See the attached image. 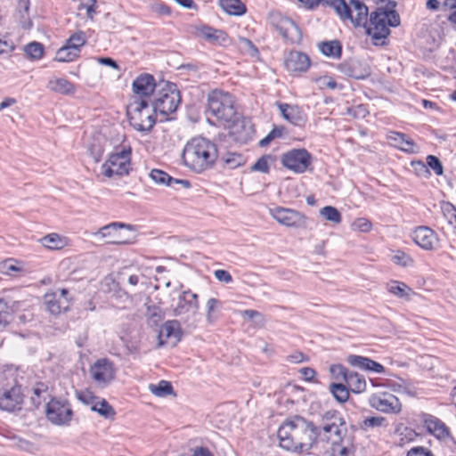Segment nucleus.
Returning a JSON list of instances; mask_svg holds the SVG:
<instances>
[{
    "mask_svg": "<svg viewBox=\"0 0 456 456\" xmlns=\"http://www.w3.org/2000/svg\"><path fill=\"white\" fill-rule=\"evenodd\" d=\"M151 10L159 15H169L170 9L167 5L162 3H157L151 6Z\"/></svg>",
    "mask_w": 456,
    "mask_h": 456,
    "instance_id": "69168bd1",
    "label": "nucleus"
},
{
    "mask_svg": "<svg viewBox=\"0 0 456 456\" xmlns=\"http://www.w3.org/2000/svg\"><path fill=\"white\" fill-rule=\"evenodd\" d=\"M86 43V36L82 31L77 32L70 36L67 41V45L77 53H79L80 47Z\"/></svg>",
    "mask_w": 456,
    "mask_h": 456,
    "instance_id": "37998d69",
    "label": "nucleus"
},
{
    "mask_svg": "<svg viewBox=\"0 0 456 456\" xmlns=\"http://www.w3.org/2000/svg\"><path fill=\"white\" fill-rule=\"evenodd\" d=\"M414 242L425 250L436 248L439 239L437 234L428 226H419L412 232Z\"/></svg>",
    "mask_w": 456,
    "mask_h": 456,
    "instance_id": "f3484780",
    "label": "nucleus"
},
{
    "mask_svg": "<svg viewBox=\"0 0 456 456\" xmlns=\"http://www.w3.org/2000/svg\"><path fill=\"white\" fill-rule=\"evenodd\" d=\"M345 424V419L339 415L336 410L325 411L321 416V427L318 428L320 432L322 430L324 433H330L332 428H335L337 423Z\"/></svg>",
    "mask_w": 456,
    "mask_h": 456,
    "instance_id": "cd10ccee",
    "label": "nucleus"
},
{
    "mask_svg": "<svg viewBox=\"0 0 456 456\" xmlns=\"http://www.w3.org/2000/svg\"><path fill=\"white\" fill-rule=\"evenodd\" d=\"M400 25V16L395 10L378 8L370 14L366 27V34L370 36L375 45H386V39L390 35L389 27Z\"/></svg>",
    "mask_w": 456,
    "mask_h": 456,
    "instance_id": "7ed1b4c3",
    "label": "nucleus"
},
{
    "mask_svg": "<svg viewBox=\"0 0 456 456\" xmlns=\"http://www.w3.org/2000/svg\"><path fill=\"white\" fill-rule=\"evenodd\" d=\"M93 379L99 385H106L114 379L116 370L110 360L103 358L97 360L90 369Z\"/></svg>",
    "mask_w": 456,
    "mask_h": 456,
    "instance_id": "ddd939ff",
    "label": "nucleus"
},
{
    "mask_svg": "<svg viewBox=\"0 0 456 456\" xmlns=\"http://www.w3.org/2000/svg\"><path fill=\"white\" fill-rule=\"evenodd\" d=\"M46 87L54 93L60 94H72L75 93V86L74 85L62 77H54L48 81Z\"/></svg>",
    "mask_w": 456,
    "mask_h": 456,
    "instance_id": "c85d7f7f",
    "label": "nucleus"
},
{
    "mask_svg": "<svg viewBox=\"0 0 456 456\" xmlns=\"http://www.w3.org/2000/svg\"><path fill=\"white\" fill-rule=\"evenodd\" d=\"M219 6L228 14L234 16L243 15L246 5L240 0H219Z\"/></svg>",
    "mask_w": 456,
    "mask_h": 456,
    "instance_id": "2f4dec72",
    "label": "nucleus"
},
{
    "mask_svg": "<svg viewBox=\"0 0 456 456\" xmlns=\"http://www.w3.org/2000/svg\"><path fill=\"white\" fill-rule=\"evenodd\" d=\"M183 164L191 171L200 174L210 169L218 158L216 145L204 137H194L184 146Z\"/></svg>",
    "mask_w": 456,
    "mask_h": 456,
    "instance_id": "f03ea898",
    "label": "nucleus"
},
{
    "mask_svg": "<svg viewBox=\"0 0 456 456\" xmlns=\"http://www.w3.org/2000/svg\"><path fill=\"white\" fill-rule=\"evenodd\" d=\"M284 65L286 69L291 73L305 72L310 67V59L304 53L290 51L285 56Z\"/></svg>",
    "mask_w": 456,
    "mask_h": 456,
    "instance_id": "a211bd4d",
    "label": "nucleus"
},
{
    "mask_svg": "<svg viewBox=\"0 0 456 456\" xmlns=\"http://www.w3.org/2000/svg\"><path fill=\"white\" fill-rule=\"evenodd\" d=\"M299 372L304 376L306 381H312L316 375V371L310 367H304L300 369Z\"/></svg>",
    "mask_w": 456,
    "mask_h": 456,
    "instance_id": "338daca9",
    "label": "nucleus"
},
{
    "mask_svg": "<svg viewBox=\"0 0 456 456\" xmlns=\"http://www.w3.org/2000/svg\"><path fill=\"white\" fill-rule=\"evenodd\" d=\"M91 410L98 412L105 419H113L116 415L115 410L105 399L97 400L91 407Z\"/></svg>",
    "mask_w": 456,
    "mask_h": 456,
    "instance_id": "4c0bfd02",
    "label": "nucleus"
},
{
    "mask_svg": "<svg viewBox=\"0 0 456 456\" xmlns=\"http://www.w3.org/2000/svg\"><path fill=\"white\" fill-rule=\"evenodd\" d=\"M163 82L156 85L153 76L150 74H141L133 82V91L135 94L140 96L148 97L154 94L155 90L159 89Z\"/></svg>",
    "mask_w": 456,
    "mask_h": 456,
    "instance_id": "6ab92c4d",
    "label": "nucleus"
},
{
    "mask_svg": "<svg viewBox=\"0 0 456 456\" xmlns=\"http://www.w3.org/2000/svg\"><path fill=\"white\" fill-rule=\"evenodd\" d=\"M275 29L285 39L292 44L301 41L302 34L298 26L289 18L278 16L273 22Z\"/></svg>",
    "mask_w": 456,
    "mask_h": 456,
    "instance_id": "4468645a",
    "label": "nucleus"
},
{
    "mask_svg": "<svg viewBox=\"0 0 456 456\" xmlns=\"http://www.w3.org/2000/svg\"><path fill=\"white\" fill-rule=\"evenodd\" d=\"M214 275H215L216 279H217L219 281H222L224 283H231L232 281V275L226 270H223V269L216 270L214 273Z\"/></svg>",
    "mask_w": 456,
    "mask_h": 456,
    "instance_id": "052dcab7",
    "label": "nucleus"
},
{
    "mask_svg": "<svg viewBox=\"0 0 456 456\" xmlns=\"http://www.w3.org/2000/svg\"><path fill=\"white\" fill-rule=\"evenodd\" d=\"M131 169V148L122 146L111 153L101 167L102 174L106 177L126 175Z\"/></svg>",
    "mask_w": 456,
    "mask_h": 456,
    "instance_id": "0eeeda50",
    "label": "nucleus"
},
{
    "mask_svg": "<svg viewBox=\"0 0 456 456\" xmlns=\"http://www.w3.org/2000/svg\"><path fill=\"white\" fill-rule=\"evenodd\" d=\"M7 304L3 299H0V325L5 326L9 322L7 320Z\"/></svg>",
    "mask_w": 456,
    "mask_h": 456,
    "instance_id": "0e129e2a",
    "label": "nucleus"
},
{
    "mask_svg": "<svg viewBox=\"0 0 456 456\" xmlns=\"http://www.w3.org/2000/svg\"><path fill=\"white\" fill-rule=\"evenodd\" d=\"M271 159L269 155H264L259 158L256 162L250 167L251 171H258L264 174H267L269 172V164L268 160Z\"/></svg>",
    "mask_w": 456,
    "mask_h": 456,
    "instance_id": "603ef678",
    "label": "nucleus"
},
{
    "mask_svg": "<svg viewBox=\"0 0 456 456\" xmlns=\"http://www.w3.org/2000/svg\"><path fill=\"white\" fill-rule=\"evenodd\" d=\"M348 388L354 394L362 393L366 390V380L362 375L351 371L346 380Z\"/></svg>",
    "mask_w": 456,
    "mask_h": 456,
    "instance_id": "473e14b6",
    "label": "nucleus"
},
{
    "mask_svg": "<svg viewBox=\"0 0 456 456\" xmlns=\"http://www.w3.org/2000/svg\"><path fill=\"white\" fill-rule=\"evenodd\" d=\"M370 404L372 408L385 413H399L402 410L399 399L390 393L371 395Z\"/></svg>",
    "mask_w": 456,
    "mask_h": 456,
    "instance_id": "f8f14e48",
    "label": "nucleus"
},
{
    "mask_svg": "<svg viewBox=\"0 0 456 456\" xmlns=\"http://www.w3.org/2000/svg\"><path fill=\"white\" fill-rule=\"evenodd\" d=\"M386 419L384 417L376 416V417H369L363 420V425L366 428H376L380 427L385 422Z\"/></svg>",
    "mask_w": 456,
    "mask_h": 456,
    "instance_id": "13d9d810",
    "label": "nucleus"
},
{
    "mask_svg": "<svg viewBox=\"0 0 456 456\" xmlns=\"http://www.w3.org/2000/svg\"><path fill=\"white\" fill-rule=\"evenodd\" d=\"M221 303L216 298H209L207 302V321L208 322H213L214 318L212 316V312L216 310L218 306H220Z\"/></svg>",
    "mask_w": 456,
    "mask_h": 456,
    "instance_id": "4d7b16f0",
    "label": "nucleus"
},
{
    "mask_svg": "<svg viewBox=\"0 0 456 456\" xmlns=\"http://www.w3.org/2000/svg\"><path fill=\"white\" fill-rule=\"evenodd\" d=\"M22 401L20 387L14 386L0 395V409L6 411L20 410Z\"/></svg>",
    "mask_w": 456,
    "mask_h": 456,
    "instance_id": "aec40b11",
    "label": "nucleus"
},
{
    "mask_svg": "<svg viewBox=\"0 0 456 456\" xmlns=\"http://www.w3.org/2000/svg\"><path fill=\"white\" fill-rule=\"evenodd\" d=\"M320 214L328 221L335 224H339L341 222V214L334 207L326 206L320 209Z\"/></svg>",
    "mask_w": 456,
    "mask_h": 456,
    "instance_id": "a18cd8bd",
    "label": "nucleus"
},
{
    "mask_svg": "<svg viewBox=\"0 0 456 456\" xmlns=\"http://www.w3.org/2000/svg\"><path fill=\"white\" fill-rule=\"evenodd\" d=\"M281 116L288 122L294 126H302L305 124V118L299 109L288 103H278Z\"/></svg>",
    "mask_w": 456,
    "mask_h": 456,
    "instance_id": "393cba45",
    "label": "nucleus"
},
{
    "mask_svg": "<svg viewBox=\"0 0 456 456\" xmlns=\"http://www.w3.org/2000/svg\"><path fill=\"white\" fill-rule=\"evenodd\" d=\"M350 5L355 12V15L352 14V19H349L355 27L362 26L366 28L369 21V9L366 4L360 0H350Z\"/></svg>",
    "mask_w": 456,
    "mask_h": 456,
    "instance_id": "a878e982",
    "label": "nucleus"
},
{
    "mask_svg": "<svg viewBox=\"0 0 456 456\" xmlns=\"http://www.w3.org/2000/svg\"><path fill=\"white\" fill-rule=\"evenodd\" d=\"M150 177L159 185H167L174 188L175 185L181 184L186 189L191 187L189 180L174 178L165 171L157 168H154L150 172Z\"/></svg>",
    "mask_w": 456,
    "mask_h": 456,
    "instance_id": "4be33fe9",
    "label": "nucleus"
},
{
    "mask_svg": "<svg viewBox=\"0 0 456 456\" xmlns=\"http://www.w3.org/2000/svg\"><path fill=\"white\" fill-rule=\"evenodd\" d=\"M121 228H126L128 230H134V226L128 224H124L120 222H113L111 224H109L107 225H104L97 232H95V235H101L102 238H110V240L108 241V243L110 244H126L128 243L127 240H120L117 236V232L118 229Z\"/></svg>",
    "mask_w": 456,
    "mask_h": 456,
    "instance_id": "412c9836",
    "label": "nucleus"
},
{
    "mask_svg": "<svg viewBox=\"0 0 456 456\" xmlns=\"http://www.w3.org/2000/svg\"><path fill=\"white\" fill-rule=\"evenodd\" d=\"M77 399L86 405H91V407L95 403L96 398L93 395V394L89 391H80L77 392Z\"/></svg>",
    "mask_w": 456,
    "mask_h": 456,
    "instance_id": "6e6d98bb",
    "label": "nucleus"
},
{
    "mask_svg": "<svg viewBox=\"0 0 456 456\" xmlns=\"http://www.w3.org/2000/svg\"><path fill=\"white\" fill-rule=\"evenodd\" d=\"M149 389L154 395L159 397H165L174 394L171 383L166 380H161L157 385L150 384Z\"/></svg>",
    "mask_w": 456,
    "mask_h": 456,
    "instance_id": "58836bf2",
    "label": "nucleus"
},
{
    "mask_svg": "<svg viewBox=\"0 0 456 456\" xmlns=\"http://www.w3.org/2000/svg\"><path fill=\"white\" fill-rule=\"evenodd\" d=\"M330 436L329 439L331 440V444H336L340 442L339 439H344V437H350L351 435H347V430L345 424H340L339 422L335 424V428H332V431L329 433Z\"/></svg>",
    "mask_w": 456,
    "mask_h": 456,
    "instance_id": "c03bdc74",
    "label": "nucleus"
},
{
    "mask_svg": "<svg viewBox=\"0 0 456 456\" xmlns=\"http://www.w3.org/2000/svg\"><path fill=\"white\" fill-rule=\"evenodd\" d=\"M352 226L355 231H359L362 232H368L371 230L372 224L369 219L361 217V218L355 219L354 221Z\"/></svg>",
    "mask_w": 456,
    "mask_h": 456,
    "instance_id": "864d4df0",
    "label": "nucleus"
},
{
    "mask_svg": "<svg viewBox=\"0 0 456 456\" xmlns=\"http://www.w3.org/2000/svg\"><path fill=\"white\" fill-rule=\"evenodd\" d=\"M411 167L413 168L414 174L424 179H428L431 176V172L427 167V165L421 160H414L411 163Z\"/></svg>",
    "mask_w": 456,
    "mask_h": 456,
    "instance_id": "de8ad7c7",
    "label": "nucleus"
},
{
    "mask_svg": "<svg viewBox=\"0 0 456 456\" xmlns=\"http://www.w3.org/2000/svg\"><path fill=\"white\" fill-rule=\"evenodd\" d=\"M146 315L154 323L159 322L163 318L161 309L154 305L147 306Z\"/></svg>",
    "mask_w": 456,
    "mask_h": 456,
    "instance_id": "5fc2aeb1",
    "label": "nucleus"
},
{
    "mask_svg": "<svg viewBox=\"0 0 456 456\" xmlns=\"http://www.w3.org/2000/svg\"><path fill=\"white\" fill-rule=\"evenodd\" d=\"M392 261L403 267L412 266L414 264L413 259L405 252L397 250L395 254L392 256Z\"/></svg>",
    "mask_w": 456,
    "mask_h": 456,
    "instance_id": "09e8293b",
    "label": "nucleus"
},
{
    "mask_svg": "<svg viewBox=\"0 0 456 456\" xmlns=\"http://www.w3.org/2000/svg\"><path fill=\"white\" fill-rule=\"evenodd\" d=\"M427 167L428 169H433L436 175H442L444 173V167L440 159L434 155H428L427 157Z\"/></svg>",
    "mask_w": 456,
    "mask_h": 456,
    "instance_id": "8fccbe9b",
    "label": "nucleus"
},
{
    "mask_svg": "<svg viewBox=\"0 0 456 456\" xmlns=\"http://www.w3.org/2000/svg\"><path fill=\"white\" fill-rule=\"evenodd\" d=\"M387 139L392 146L403 151L407 153H413L415 151L414 142L403 133L390 131L387 134Z\"/></svg>",
    "mask_w": 456,
    "mask_h": 456,
    "instance_id": "b1692460",
    "label": "nucleus"
},
{
    "mask_svg": "<svg viewBox=\"0 0 456 456\" xmlns=\"http://www.w3.org/2000/svg\"><path fill=\"white\" fill-rule=\"evenodd\" d=\"M225 163L229 165L231 168L237 167L242 164V157L240 154H230L225 159Z\"/></svg>",
    "mask_w": 456,
    "mask_h": 456,
    "instance_id": "e2e57ef3",
    "label": "nucleus"
},
{
    "mask_svg": "<svg viewBox=\"0 0 456 456\" xmlns=\"http://www.w3.org/2000/svg\"><path fill=\"white\" fill-rule=\"evenodd\" d=\"M199 296L196 293H192L191 290L183 291L177 299V304L174 307V315L175 316H185L189 319L191 316H194L200 308Z\"/></svg>",
    "mask_w": 456,
    "mask_h": 456,
    "instance_id": "1a4fd4ad",
    "label": "nucleus"
},
{
    "mask_svg": "<svg viewBox=\"0 0 456 456\" xmlns=\"http://www.w3.org/2000/svg\"><path fill=\"white\" fill-rule=\"evenodd\" d=\"M441 209L448 224L456 228V208L451 202H442Z\"/></svg>",
    "mask_w": 456,
    "mask_h": 456,
    "instance_id": "79ce46f5",
    "label": "nucleus"
},
{
    "mask_svg": "<svg viewBox=\"0 0 456 456\" xmlns=\"http://www.w3.org/2000/svg\"><path fill=\"white\" fill-rule=\"evenodd\" d=\"M181 102L180 92L173 83L163 82V85L154 94L152 109L155 113L167 117L174 113Z\"/></svg>",
    "mask_w": 456,
    "mask_h": 456,
    "instance_id": "20e7f679",
    "label": "nucleus"
},
{
    "mask_svg": "<svg viewBox=\"0 0 456 456\" xmlns=\"http://www.w3.org/2000/svg\"><path fill=\"white\" fill-rule=\"evenodd\" d=\"M208 107L214 117L224 122L233 121L237 113L233 97L220 90H214L208 94Z\"/></svg>",
    "mask_w": 456,
    "mask_h": 456,
    "instance_id": "423d86ee",
    "label": "nucleus"
},
{
    "mask_svg": "<svg viewBox=\"0 0 456 456\" xmlns=\"http://www.w3.org/2000/svg\"><path fill=\"white\" fill-rule=\"evenodd\" d=\"M407 456H433L432 452L422 446H416L411 448L408 452Z\"/></svg>",
    "mask_w": 456,
    "mask_h": 456,
    "instance_id": "680f3d73",
    "label": "nucleus"
},
{
    "mask_svg": "<svg viewBox=\"0 0 456 456\" xmlns=\"http://www.w3.org/2000/svg\"><path fill=\"white\" fill-rule=\"evenodd\" d=\"M330 371L336 379H341L346 382L349 371L341 364H334L330 367Z\"/></svg>",
    "mask_w": 456,
    "mask_h": 456,
    "instance_id": "3c124183",
    "label": "nucleus"
},
{
    "mask_svg": "<svg viewBox=\"0 0 456 456\" xmlns=\"http://www.w3.org/2000/svg\"><path fill=\"white\" fill-rule=\"evenodd\" d=\"M241 315L243 317H246L249 320H253L254 318L256 317H259L261 318V320L263 321V316L262 314L258 312V311H256V310H244L242 313H241Z\"/></svg>",
    "mask_w": 456,
    "mask_h": 456,
    "instance_id": "774afa93",
    "label": "nucleus"
},
{
    "mask_svg": "<svg viewBox=\"0 0 456 456\" xmlns=\"http://www.w3.org/2000/svg\"><path fill=\"white\" fill-rule=\"evenodd\" d=\"M340 442L332 444L333 456H348L354 452V437H344Z\"/></svg>",
    "mask_w": 456,
    "mask_h": 456,
    "instance_id": "f704fd0d",
    "label": "nucleus"
},
{
    "mask_svg": "<svg viewBox=\"0 0 456 456\" xmlns=\"http://www.w3.org/2000/svg\"><path fill=\"white\" fill-rule=\"evenodd\" d=\"M271 215L279 224L288 227L299 226L305 220V216L300 212L281 207L272 209Z\"/></svg>",
    "mask_w": 456,
    "mask_h": 456,
    "instance_id": "2eb2a0df",
    "label": "nucleus"
},
{
    "mask_svg": "<svg viewBox=\"0 0 456 456\" xmlns=\"http://www.w3.org/2000/svg\"><path fill=\"white\" fill-rule=\"evenodd\" d=\"M319 50L325 56L338 59L341 57L342 45L338 40L324 41L319 44Z\"/></svg>",
    "mask_w": 456,
    "mask_h": 456,
    "instance_id": "72a5a7b5",
    "label": "nucleus"
},
{
    "mask_svg": "<svg viewBox=\"0 0 456 456\" xmlns=\"http://www.w3.org/2000/svg\"><path fill=\"white\" fill-rule=\"evenodd\" d=\"M387 290L400 298H409L410 293L411 292V289L410 287L398 281H391L388 282Z\"/></svg>",
    "mask_w": 456,
    "mask_h": 456,
    "instance_id": "e433bc0d",
    "label": "nucleus"
},
{
    "mask_svg": "<svg viewBox=\"0 0 456 456\" xmlns=\"http://www.w3.org/2000/svg\"><path fill=\"white\" fill-rule=\"evenodd\" d=\"M126 114L130 125L137 131H150L155 124L156 114L145 99H135L128 106Z\"/></svg>",
    "mask_w": 456,
    "mask_h": 456,
    "instance_id": "39448f33",
    "label": "nucleus"
},
{
    "mask_svg": "<svg viewBox=\"0 0 456 456\" xmlns=\"http://www.w3.org/2000/svg\"><path fill=\"white\" fill-rule=\"evenodd\" d=\"M287 362L291 363H300L307 362L309 358L305 356L302 352L297 351L286 357Z\"/></svg>",
    "mask_w": 456,
    "mask_h": 456,
    "instance_id": "bf43d9fd",
    "label": "nucleus"
},
{
    "mask_svg": "<svg viewBox=\"0 0 456 456\" xmlns=\"http://www.w3.org/2000/svg\"><path fill=\"white\" fill-rule=\"evenodd\" d=\"M78 56V53L72 51L67 45L60 48L55 56V60L60 62H68L73 61Z\"/></svg>",
    "mask_w": 456,
    "mask_h": 456,
    "instance_id": "49530a36",
    "label": "nucleus"
},
{
    "mask_svg": "<svg viewBox=\"0 0 456 456\" xmlns=\"http://www.w3.org/2000/svg\"><path fill=\"white\" fill-rule=\"evenodd\" d=\"M338 69L345 76L354 79H364L370 75V67L355 59H349L339 63Z\"/></svg>",
    "mask_w": 456,
    "mask_h": 456,
    "instance_id": "dca6fc26",
    "label": "nucleus"
},
{
    "mask_svg": "<svg viewBox=\"0 0 456 456\" xmlns=\"http://www.w3.org/2000/svg\"><path fill=\"white\" fill-rule=\"evenodd\" d=\"M325 4L333 7L343 20L352 19V7L345 0H325Z\"/></svg>",
    "mask_w": 456,
    "mask_h": 456,
    "instance_id": "c9c22d12",
    "label": "nucleus"
},
{
    "mask_svg": "<svg viewBox=\"0 0 456 456\" xmlns=\"http://www.w3.org/2000/svg\"><path fill=\"white\" fill-rule=\"evenodd\" d=\"M346 361L351 366L358 367L363 370H370L377 373H382L385 371V368L382 364L368 357L350 354L347 356Z\"/></svg>",
    "mask_w": 456,
    "mask_h": 456,
    "instance_id": "5701e85b",
    "label": "nucleus"
},
{
    "mask_svg": "<svg viewBox=\"0 0 456 456\" xmlns=\"http://www.w3.org/2000/svg\"><path fill=\"white\" fill-rule=\"evenodd\" d=\"M40 241L44 247L52 250L62 249L68 245L67 238L55 232L44 236Z\"/></svg>",
    "mask_w": 456,
    "mask_h": 456,
    "instance_id": "7c9ffc66",
    "label": "nucleus"
},
{
    "mask_svg": "<svg viewBox=\"0 0 456 456\" xmlns=\"http://www.w3.org/2000/svg\"><path fill=\"white\" fill-rule=\"evenodd\" d=\"M427 430L437 438H445L449 436V429L445 424L433 415H427L424 419Z\"/></svg>",
    "mask_w": 456,
    "mask_h": 456,
    "instance_id": "bb28decb",
    "label": "nucleus"
},
{
    "mask_svg": "<svg viewBox=\"0 0 456 456\" xmlns=\"http://www.w3.org/2000/svg\"><path fill=\"white\" fill-rule=\"evenodd\" d=\"M159 337L174 338L175 342L179 341L182 337L179 322L176 320L167 321L160 329Z\"/></svg>",
    "mask_w": 456,
    "mask_h": 456,
    "instance_id": "c756f323",
    "label": "nucleus"
},
{
    "mask_svg": "<svg viewBox=\"0 0 456 456\" xmlns=\"http://www.w3.org/2000/svg\"><path fill=\"white\" fill-rule=\"evenodd\" d=\"M281 163L289 170L303 173L311 165V155L305 149H294L282 155Z\"/></svg>",
    "mask_w": 456,
    "mask_h": 456,
    "instance_id": "6e6552de",
    "label": "nucleus"
},
{
    "mask_svg": "<svg viewBox=\"0 0 456 456\" xmlns=\"http://www.w3.org/2000/svg\"><path fill=\"white\" fill-rule=\"evenodd\" d=\"M26 55L31 60H38L44 54V45L38 42H31L24 46Z\"/></svg>",
    "mask_w": 456,
    "mask_h": 456,
    "instance_id": "a19ab883",
    "label": "nucleus"
},
{
    "mask_svg": "<svg viewBox=\"0 0 456 456\" xmlns=\"http://www.w3.org/2000/svg\"><path fill=\"white\" fill-rule=\"evenodd\" d=\"M346 385L341 383H331L330 391L334 398L339 403H345L349 398V391Z\"/></svg>",
    "mask_w": 456,
    "mask_h": 456,
    "instance_id": "ea45409f",
    "label": "nucleus"
},
{
    "mask_svg": "<svg viewBox=\"0 0 456 456\" xmlns=\"http://www.w3.org/2000/svg\"><path fill=\"white\" fill-rule=\"evenodd\" d=\"M277 436L281 448L301 453L308 452L316 444L320 429L313 421L294 415L280 426Z\"/></svg>",
    "mask_w": 456,
    "mask_h": 456,
    "instance_id": "f257e3e1",
    "label": "nucleus"
},
{
    "mask_svg": "<svg viewBox=\"0 0 456 456\" xmlns=\"http://www.w3.org/2000/svg\"><path fill=\"white\" fill-rule=\"evenodd\" d=\"M69 294V292L66 289H61L59 292L46 293L45 295V304L47 311L53 315H59L69 310L70 305Z\"/></svg>",
    "mask_w": 456,
    "mask_h": 456,
    "instance_id": "9b49d317",
    "label": "nucleus"
},
{
    "mask_svg": "<svg viewBox=\"0 0 456 456\" xmlns=\"http://www.w3.org/2000/svg\"><path fill=\"white\" fill-rule=\"evenodd\" d=\"M48 419L57 425H64L70 421L72 410L67 402L51 400L46 406Z\"/></svg>",
    "mask_w": 456,
    "mask_h": 456,
    "instance_id": "9d476101",
    "label": "nucleus"
}]
</instances>
